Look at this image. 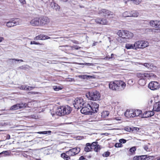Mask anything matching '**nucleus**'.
I'll list each match as a JSON object with an SVG mask.
<instances>
[{
	"mask_svg": "<svg viewBox=\"0 0 160 160\" xmlns=\"http://www.w3.org/2000/svg\"><path fill=\"white\" fill-rule=\"evenodd\" d=\"M108 24V22L107 21L106 19H101V22H100V24L105 25V24Z\"/></svg>",
	"mask_w": 160,
	"mask_h": 160,
	"instance_id": "nucleus-38",
	"label": "nucleus"
},
{
	"mask_svg": "<svg viewBox=\"0 0 160 160\" xmlns=\"http://www.w3.org/2000/svg\"><path fill=\"white\" fill-rule=\"evenodd\" d=\"M139 128L137 127H134L133 128V130H135L137 131H139Z\"/></svg>",
	"mask_w": 160,
	"mask_h": 160,
	"instance_id": "nucleus-58",
	"label": "nucleus"
},
{
	"mask_svg": "<svg viewBox=\"0 0 160 160\" xmlns=\"http://www.w3.org/2000/svg\"><path fill=\"white\" fill-rule=\"evenodd\" d=\"M125 48L127 49H132L136 50L134 43L133 44L127 43L125 44Z\"/></svg>",
	"mask_w": 160,
	"mask_h": 160,
	"instance_id": "nucleus-20",
	"label": "nucleus"
},
{
	"mask_svg": "<svg viewBox=\"0 0 160 160\" xmlns=\"http://www.w3.org/2000/svg\"><path fill=\"white\" fill-rule=\"evenodd\" d=\"M133 160H148L147 155H142L141 156H135L133 158Z\"/></svg>",
	"mask_w": 160,
	"mask_h": 160,
	"instance_id": "nucleus-17",
	"label": "nucleus"
},
{
	"mask_svg": "<svg viewBox=\"0 0 160 160\" xmlns=\"http://www.w3.org/2000/svg\"><path fill=\"white\" fill-rule=\"evenodd\" d=\"M153 110L154 111H160V101L154 105Z\"/></svg>",
	"mask_w": 160,
	"mask_h": 160,
	"instance_id": "nucleus-18",
	"label": "nucleus"
},
{
	"mask_svg": "<svg viewBox=\"0 0 160 160\" xmlns=\"http://www.w3.org/2000/svg\"><path fill=\"white\" fill-rule=\"evenodd\" d=\"M72 111L71 108L68 106L61 107L58 108L55 112H51V114L52 116L56 114L59 116L63 115L65 114H69Z\"/></svg>",
	"mask_w": 160,
	"mask_h": 160,
	"instance_id": "nucleus-2",
	"label": "nucleus"
},
{
	"mask_svg": "<svg viewBox=\"0 0 160 160\" xmlns=\"http://www.w3.org/2000/svg\"><path fill=\"white\" fill-rule=\"evenodd\" d=\"M95 21L97 23L100 24L101 19L99 18H97L95 20Z\"/></svg>",
	"mask_w": 160,
	"mask_h": 160,
	"instance_id": "nucleus-50",
	"label": "nucleus"
},
{
	"mask_svg": "<svg viewBox=\"0 0 160 160\" xmlns=\"http://www.w3.org/2000/svg\"><path fill=\"white\" fill-rule=\"evenodd\" d=\"M70 48H72V49L73 48H74L75 49H77V50H78V49H79L80 48V47H78V46H74L73 47H71Z\"/></svg>",
	"mask_w": 160,
	"mask_h": 160,
	"instance_id": "nucleus-53",
	"label": "nucleus"
},
{
	"mask_svg": "<svg viewBox=\"0 0 160 160\" xmlns=\"http://www.w3.org/2000/svg\"><path fill=\"white\" fill-rule=\"evenodd\" d=\"M142 111L139 110H134V117L140 115L142 113Z\"/></svg>",
	"mask_w": 160,
	"mask_h": 160,
	"instance_id": "nucleus-27",
	"label": "nucleus"
},
{
	"mask_svg": "<svg viewBox=\"0 0 160 160\" xmlns=\"http://www.w3.org/2000/svg\"><path fill=\"white\" fill-rule=\"evenodd\" d=\"M133 37V34L132 33L128 31H126L125 34V38H124L131 39Z\"/></svg>",
	"mask_w": 160,
	"mask_h": 160,
	"instance_id": "nucleus-19",
	"label": "nucleus"
},
{
	"mask_svg": "<svg viewBox=\"0 0 160 160\" xmlns=\"http://www.w3.org/2000/svg\"><path fill=\"white\" fill-rule=\"evenodd\" d=\"M132 1L133 3L137 5L139 4L141 2L139 0H132Z\"/></svg>",
	"mask_w": 160,
	"mask_h": 160,
	"instance_id": "nucleus-43",
	"label": "nucleus"
},
{
	"mask_svg": "<svg viewBox=\"0 0 160 160\" xmlns=\"http://www.w3.org/2000/svg\"><path fill=\"white\" fill-rule=\"evenodd\" d=\"M20 22V20L19 19L16 18L12 19L11 21L7 22L6 23V26L9 28H11L17 25H19Z\"/></svg>",
	"mask_w": 160,
	"mask_h": 160,
	"instance_id": "nucleus-8",
	"label": "nucleus"
},
{
	"mask_svg": "<svg viewBox=\"0 0 160 160\" xmlns=\"http://www.w3.org/2000/svg\"><path fill=\"white\" fill-rule=\"evenodd\" d=\"M28 94H35V93L34 92H28Z\"/></svg>",
	"mask_w": 160,
	"mask_h": 160,
	"instance_id": "nucleus-62",
	"label": "nucleus"
},
{
	"mask_svg": "<svg viewBox=\"0 0 160 160\" xmlns=\"http://www.w3.org/2000/svg\"><path fill=\"white\" fill-rule=\"evenodd\" d=\"M40 25H47L50 22L49 19L47 17H43L40 18Z\"/></svg>",
	"mask_w": 160,
	"mask_h": 160,
	"instance_id": "nucleus-11",
	"label": "nucleus"
},
{
	"mask_svg": "<svg viewBox=\"0 0 160 160\" xmlns=\"http://www.w3.org/2000/svg\"><path fill=\"white\" fill-rule=\"evenodd\" d=\"M19 109L24 108H26L28 105L27 103H20L18 104Z\"/></svg>",
	"mask_w": 160,
	"mask_h": 160,
	"instance_id": "nucleus-29",
	"label": "nucleus"
},
{
	"mask_svg": "<svg viewBox=\"0 0 160 160\" xmlns=\"http://www.w3.org/2000/svg\"><path fill=\"white\" fill-rule=\"evenodd\" d=\"M82 108L81 109V112L85 114H92L94 112L93 110L91 108V106L89 102H86L83 103L82 106Z\"/></svg>",
	"mask_w": 160,
	"mask_h": 160,
	"instance_id": "nucleus-3",
	"label": "nucleus"
},
{
	"mask_svg": "<svg viewBox=\"0 0 160 160\" xmlns=\"http://www.w3.org/2000/svg\"><path fill=\"white\" fill-rule=\"evenodd\" d=\"M92 148L91 145V144L89 143H86L84 148V151L86 152H89L91 151L92 150Z\"/></svg>",
	"mask_w": 160,
	"mask_h": 160,
	"instance_id": "nucleus-23",
	"label": "nucleus"
},
{
	"mask_svg": "<svg viewBox=\"0 0 160 160\" xmlns=\"http://www.w3.org/2000/svg\"><path fill=\"white\" fill-rule=\"evenodd\" d=\"M80 149L79 147H76L70 149L66 151V153L69 155L70 157L73 156L78 154L80 152Z\"/></svg>",
	"mask_w": 160,
	"mask_h": 160,
	"instance_id": "nucleus-7",
	"label": "nucleus"
},
{
	"mask_svg": "<svg viewBox=\"0 0 160 160\" xmlns=\"http://www.w3.org/2000/svg\"><path fill=\"white\" fill-rule=\"evenodd\" d=\"M136 150V147H133L130 148L129 151L131 153H133L135 152Z\"/></svg>",
	"mask_w": 160,
	"mask_h": 160,
	"instance_id": "nucleus-40",
	"label": "nucleus"
},
{
	"mask_svg": "<svg viewBox=\"0 0 160 160\" xmlns=\"http://www.w3.org/2000/svg\"><path fill=\"white\" fill-rule=\"evenodd\" d=\"M34 88V87L29 86L27 85V91H30Z\"/></svg>",
	"mask_w": 160,
	"mask_h": 160,
	"instance_id": "nucleus-44",
	"label": "nucleus"
},
{
	"mask_svg": "<svg viewBox=\"0 0 160 160\" xmlns=\"http://www.w3.org/2000/svg\"><path fill=\"white\" fill-rule=\"evenodd\" d=\"M51 132L50 131H44L43 132H37L36 133H37L40 134H46L48 133L49 134H50L51 133Z\"/></svg>",
	"mask_w": 160,
	"mask_h": 160,
	"instance_id": "nucleus-33",
	"label": "nucleus"
},
{
	"mask_svg": "<svg viewBox=\"0 0 160 160\" xmlns=\"http://www.w3.org/2000/svg\"><path fill=\"white\" fill-rule=\"evenodd\" d=\"M52 8L55 9L56 10H58L60 9V7L57 4L52 2L51 3Z\"/></svg>",
	"mask_w": 160,
	"mask_h": 160,
	"instance_id": "nucleus-26",
	"label": "nucleus"
},
{
	"mask_svg": "<svg viewBox=\"0 0 160 160\" xmlns=\"http://www.w3.org/2000/svg\"><path fill=\"white\" fill-rule=\"evenodd\" d=\"M27 85H22L18 87V88L21 90L27 91Z\"/></svg>",
	"mask_w": 160,
	"mask_h": 160,
	"instance_id": "nucleus-39",
	"label": "nucleus"
},
{
	"mask_svg": "<svg viewBox=\"0 0 160 160\" xmlns=\"http://www.w3.org/2000/svg\"><path fill=\"white\" fill-rule=\"evenodd\" d=\"M86 96L88 99L93 101L98 100L100 97L99 92L97 91L89 92L86 94Z\"/></svg>",
	"mask_w": 160,
	"mask_h": 160,
	"instance_id": "nucleus-4",
	"label": "nucleus"
},
{
	"mask_svg": "<svg viewBox=\"0 0 160 160\" xmlns=\"http://www.w3.org/2000/svg\"><path fill=\"white\" fill-rule=\"evenodd\" d=\"M20 1L22 4H24L26 3L25 0H20Z\"/></svg>",
	"mask_w": 160,
	"mask_h": 160,
	"instance_id": "nucleus-57",
	"label": "nucleus"
},
{
	"mask_svg": "<svg viewBox=\"0 0 160 160\" xmlns=\"http://www.w3.org/2000/svg\"><path fill=\"white\" fill-rule=\"evenodd\" d=\"M154 114V112L152 111H146L143 114L141 115V117L143 118H147L153 116Z\"/></svg>",
	"mask_w": 160,
	"mask_h": 160,
	"instance_id": "nucleus-14",
	"label": "nucleus"
},
{
	"mask_svg": "<svg viewBox=\"0 0 160 160\" xmlns=\"http://www.w3.org/2000/svg\"><path fill=\"white\" fill-rule=\"evenodd\" d=\"M160 84L157 82H152L148 84V88L152 90H155L158 88Z\"/></svg>",
	"mask_w": 160,
	"mask_h": 160,
	"instance_id": "nucleus-10",
	"label": "nucleus"
},
{
	"mask_svg": "<svg viewBox=\"0 0 160 160\" xmlns=\"http://www.w3.org/2000/svg\"><path fill=\"white\" fill-rule=\"evenodd\" d=\"M106 10L102 9L101 10L99 11V13L100 14H102L103 15L105 16L104 15L106 12Z\"/></svg>",
	"mask_w": 160,
	"mask_h": 160,
	"instance_id": "nucleus-41",
	"label": "nucleus"
},
{
	"mask_svg": "<svg viewBox=\"0 0 160 160\" xmlns=\"http://www.w3.org/2000/svg\"><path fill=\"white\" fill-rule=\"evenodd\" d=\"M102 116H103L104 117H106L108 116L109 114V112L108 111H105L102 113Z\"/></svg>",
	"mask_w": 160,
	"mask_h": 160,
	"instance_id": "nucleus-36",
	"label": "nucleus"
},
{
	"mask_svg": "<svg viewBox=\"0 0 160 160\" xmlns=\"http://www.w3.org/2000/svg\"><path fill=\"white\" fill-rule=\"evenodd\" d=\"M22 68L23 69H25L26 68H29V66L27 65H25L24 66H22Z\"/></svg>",
	"mask_w": 160,
	"mask_h": 160,
	"instance_id": "nucleus-56",
	"label": "nucleus"
},
{
	"mask_svg": "<svg viewBox=\"0 0 160 160\" xmlns=\"http://www.w3.org/2000/svg\"><path fill=\"white\" fill-rule=\"evenodd\" d=\"M115 147L116 148H119L122 147V145L120 143H116L115 145Z\"/></svg>",
	"mask_w": 160,
	"mask_h": 160,
	"instance_id": "nucleus-45",
	"label": "nucleus"
},
{
	"mask_svg": "<svg viewBox=\"0 0 160 160\" xmlns=\"http://www.w3.org/2000/svg\"><path fill=\"white\" fill-rule=\"evenodd\" d=\"M155 30V32H158L159 31H160V30L158 29H154Z\"/></svg>",
	"mask_w": 160,
	"mask_h": 160,
	"instance_id": "nucleus-64",
	"label": "nucleus"
},
{
	"mask_svg": "<svg viewBox=\"0 0 160 160\" xmlns=\"http://www.w3.org/2000/svg\"><path fill=\"white\" fill-rule=\"evenodd\" d=\"M113 14V13L112 12H110L109 11L106 10V12L104 14L105 16H110V15H112Z\"/></svg>",
	"mask_w": 160,
	"mask_h": 160,
	"instance_id": "nucleus-35",
	"label": "nucleus"
},
{
	"mask_svg": "<svg viewBox=\"0 0 160 160\" xmlns=\"http://www.w3.org/2000/svg\"><path fill=\"white\" fill-rule=\"evenodd\" d=\"M150 25L152 27L160 29V21L158 20H152L150 21Z\"/></svg>",
	"mask_w": 160,
	"mask_h": 160,
	"instance_id": "nucleus-9",
	"label": "nucleus"
},
{
	"mask_svg": "<svg viewBox=\"0 0 160 160\" xmlns=\"http://www.w3.org/2000/svg\"><path fill=\"white\" fill-rule=\"evenodd\" d=\"M124 115L128 118H133L134 117V110H127L125 112Z\"/></svg>",
	"mask_w": 160,
	"mask_h": 160,
	"instance_id": "nucleus-16",
	"label": "nucleus"
},
{
	"mask_svg": "<svg viewBox=\"0 0 160 160\" xmlns=\"http://www.w3.org/2000/svg\"><path fill=\"white\" fill-rule=\"evenodd\" d=\"M142 48H144L149 46V43L146 41L141 40Z\"/></svg>",
	"mask_w": 160,
	"mask_h": 160,
	"instance_id": "nucleus-25",
	"label": "nucleus"
},
{
	"mask_svg": "<svg viewBox=\"0 0 160 160\" xmlns=\"http://www.w3.org/2000/svg\"><path fill=\"white\" fill-rule=\"evenodd\" d=\"M85 158L83 156H81L79 158V160H83Z\"/></svg>",
	"mask_w": 160,
	"mask_h": 160,
	"instance_id": "nucleus-59",
	"label": "nucleus"
},
{
	"mask_svg": "<svg viewBox=\"0 0 160 160\" xmlns=\"http://www.w3.org/2000/svg\"><path fill=\"white\" fill-rule=\"evenodd\" d=\"M114 119H115L117 120H121V119L120 118H113Z\"/></svg>",
	"mask_w": 160,
	"mask_h": 160,
	"instance_id": "nucleus-61",
	"label": "nucleus"
},
{
	"mask_svg": "<svg viewBox=\"0 0 160 160\" xmlns=\"http://www.w3.org/2000/svg\"><path fill=\"white\" fill-rule=\"evenodd\" d=\"M30 23L33 26H40V18H36L32 19Z\"/></svg>",
	"mask_w": 160,
	"mask_h": 160,
	"instance_id": "nucleus-13",
	"label": "nucleus"
},
{
	"mask_svg": "<svg viewBox=\"0 0 160 160\" xmlns=\"http://www.w3.org/2000/svg\"><path fill=\"white\" fill-rule=\"evenodd\" d=\"M19 109V108L18 104H16L11 106L10 108V110H15Z\"/></svg>",
	"mask_w": 160,
	"mask_h": 160,
	"instance_id": "nucleus-30",
	"label": "nucleus"
},
{
	"mask_svg": "<svg viewBox=\"0 0 160 160\" xmlns=\"http://www.w3.org/2000/svg\"><path fill=\"white\" fill-rule=\"evenodd\" d=\"M114 56V54H112L111 55V57H109L108 58L109 59H114V58L113 57V56Z\"/></svg>",
	"mask_w": 160,
	"mask_h": 160,
	"instance_id": "nucleus-60",
	"label": "nucleus"
},
{
	"mask_svg": "<svg viewBox=\"0 0 160 160\" xmlns=\"http://www.w3.org/2000/svg\"><path fill=\"white\" fill-rule=\"evenodd\" d=\"M131 17H137L139 15V13L136 11H131Z\"/></svg>",
	"mask_w": 160,
	"mask_h": 160,
	"instance_id": "nucleus-32",
	"label": "nucleus"
},
{
	"mask_svg": "<svg viewBox=\"0 0 160 160\" xmlns=\"http://www.w3.org/2000/svg\"><path fill=\"white\" fill-rule=\"evenodd\" d=\"M134 44L136 50L138 49L142 48L141 40L135 42Z\"/></svg>",
	"mask_w": 160,
	"mask_h": 160,
	"instance_id": "nucleus-22",
	"label": "nucleus"
},
{
	"mask_svg": "<svg viewBox=\"0 0 160 160\" xmlns=\"http://www.w3.org/2000/svg\"><path fill=\"white\" fill-rule=\"evenodd\" d=\"M61 156L65 160H69L70 159V156L66 153V152L65 153L61 154Z\"/></svg>",
	"mask_w": 160,
	"mask_h": 160,
	"instance_id": "nucleus-24",
	"label": "nucleus"
},
{
	"mask_svg": "<svg viewBox=\"0 0 160 160\" xmlns=\"http://www.w3.org/2000/svg\"><path fill=\"white\" fill-rule=\"evenodd\" d=\"M137 76L140 78V79H153L156 77V75L150 72L145 73H138Z\"/></svg>",
	"mask_w": 160,
	"mask_h": 160,
	"instance_id": "nucleus-5",
	"label": "nucleus"
},
{
	"mask_svg": "<svg viewBox=\"0 0 160 160\" xmlns=\"http://www.w3.org/2000/svg\"><path fill=\"white\" fill-rule=\"evenodd\" d=\"M101 149L100 146L99 145H97L94 148V151L96 152H98Z\"/></svg>",
	"mask_w": 160,
	"mask_h": 160,
	"instance_id": "nucleus-34",
	"label": "nucleus"
},
{
	"mask_svg": "<svg viewBox=\"0 0 160 160\" xmlns=\"http://www.w3.org/2000/svg\"><path fill=\"white\" fill-rule=\"evenodd\" d=\"M145 79H140L138 81V84L141 86H143L146 84Z\"/></svg>",
	"mask_w": 160,
	"mask_h": 160,
	"instance_id": "nucleus-31",
	"label": "nucleus"
},
{
	"mask_svg": "<svg viewBox=\"0 0 160 160\" xmlns=\"http://www.w3.org/2000/svg\"><path fill=\"white\" fill-rule=\"evenodd\" d=\"M144 65L145 67H147L148 68H149V66H150V65L148 63H144Z\"/></svg>",
	"mask_w": 160,
	"mask_h": 160,
	"instance_id": "nucleus-55",
	"label": "nucleus"
},
{
	"mask_svg": "<svg viewBox=\"0 0 160 160\" xmlns=\"http://www.w3.org/2000/svg\"><path fill=\"white\" fill-rule=\"evenodd\" d=\"M143 148L144 150L147 152H150L151 149L148 147V145H145L143 146Z\"/></svg>",
	"mask_w": 160,
	"mask_h": 160,
	"instance_id": "nucleus-37",
	"label": "nucleus"
},
{
	"mask_svg": "<svg viewBox=\"0 0 160 160\" xmlns=\"http://www.w3.org/2000/svg\"><path fill=\"white\" fill-rule=\"evenodd\" d=\"M3 40V38L0 37V42H1Z\"/></svg>",
	"mask_w": 160,
	"mask_h": 160,
	"instance_id": "nucleus-63",
	"label": "nucleus"
},
{
	"mask_svg": "<svg viewBox=\"0 0 160 160\" xmlns=\"http://www.w3.org/2000/svg\"><path fill=\"white\" fill-rule=\"evenodd\" d=\"M83 77H84V78H92V76H89L88 75H85L84 76H83Z\"/></svg>",
	"mask_w": 160,
	"mask_h": 160,
	"instance_id": "nucleus-52",
	"label": "nucleus"
},
{
	"mask_svg": "<svg viewBox=\"0 0 160 160\" xmlns=\"http://www.w3.org/2000/svg\"><path fill=\"white\" fill-rule=\"evenodd\" d=\"M84 102L82 98H78L74 99L73 102V104L74 107L78 110L82 107Z\"/></svg>",
	"mask_w": 160,
	"mask_h": 160,
	"instance_id": "nucleus-6",
	"label": "nucleus"
},
{
	"mask_svg": "<svg viewBox=\"0 0 160 160\" xmlns=\"http://www.w3.org/2000/svg\"><path fill=\"white\" fill-rule=\"evenodd\" d=\"M110 155V152H105L103 154V156L105 157H107Z\"/></svg>",
	"mask_w": 160,
	"mask_h": 160,
	"instance_id": "nucleus-47",
	"label": "nucleus"
},
{
	"mask_svg": "<svg viewBox=\"0 0 160 160\" xmlns=\"http://www.w3.org/2000/svg\"><path fill=\"white\" fill-rule=\"evenodd\" d=\"M54 90L56 91H58L60 90H61L62 88L59 86H54L53 88Z\"/></svg>",
	"mask_w": 160,
	"mask_h": 160,
	"instance_id": "nucleus-42",
	"label": "nucleus"
},
{
	"mask_svg": "<svg viewBox=\"0 0 160 160\" xmlns=\"http://www.w3.org/2000/svg\"><path fill=\"white\" fill-rule=\"evenodd\" d=\"M50 38L46 35L44 34H40L39 35L35 37L34 38L35 40H44L49 39Z\"/></svg>",
	"mask_w": 160,
	"mask_h": 160,
	"instance_id": "nucleus-15",
	"label": "nucleus"
},
{
	"mask_svg": "<svg viewBox=\"0 0 160 160\" xmlns=\"http://www.w3.org/2000/svg\"><path fill=\"white\" fill-rule=\"evenodd\" d=\"M126 86V83L122 81H116L111 82L109 84V88L113 90H122Z\"/></svg>",
	"mask_w": 160,
	"mask_h": 160,
	"instance_id": "nucleus-1",
	"label": "nucleus"
},
{
	"mask_svg": "<svg viewBox=\"0 0 160 160\" xmlns=\"http://www.w3.org/2000/svg\"><path fill=\"white\" fill-rule=\"evenodd\" d=\"M126 30H119L118 31L117 34L120 37L125 38V34Z\"/></svg>",
	"mask_w": 160,
	"mask_h": 160,
	"instance_id": "nucleus-21",
	"label": "nucleus"
},
{
	"mask_svg": "<svg viewBox=\"0 0 160 160\" xmlns=\"http://www.w3.org/2000/svg\"><path fill=\"white\" fill-rule=\"evenodd\" d=\"M31 44H40L39 43H38L35 41H31L30 43Z\"/></svg>",
	"mask_w": 160,
	"mask_h": 160,
	"instance_id": "nucleus-51",
	"label": "nucleus"
},
{
	"mask_svg": "<svg viewBox=\"0 0 160 160\" xmlns=\"http://www.w3.org/2000/svg\"><path fill=\"white\" fill-rule=\"evenodd\" d=\"M9 60H15V61H20L22 62H23V60H22V59H9Z\"/></svg>",
	"mask_w": 160,
	"mask_h": 160,
	"instance_id": "nucleus-54",
	"label": "nucleus"
},
{
	"mask_svg": "<svg viewBox=\"0 0 160 160\" xmlns=\"http://www.w3.org/2000/svg\"><path fill=\"white\" fill-rule=\"evenodd\" d=\"M128 83L130 85H132L134 83V82L133 80L130 79L128 81Z\"/></svg>",
	"mask_w": 160,
	"mask_h": 160,
	"instance_id": "nucleus-46",
	"label": "nucleus"
},
{
	"mask_svg": "<svg viewBox=\"0 0 160 160\" xmlns=\"http://www.w3.org/2000/svg\"><path fill=\"white\" fill-rule=\"evenodd\" d=\"M123 16L125 17H131V11H126L124 12L122 14Z\"/></svg>",
	"mask_w": 160,
	"mask_h": 160,
	"instance_id": "nucleus-28",
	"label": "nucleus"
},
{
	"mask_svg": "<svg viewBox=\"0 0 160 160\" xmlns=\"http://www.w3.org/2000/svg\"><path fill=\"white\" fill-rule=\"evenodd\" d=\"M88 102L91 106V108L93 110V113L97 112L98 110L99 105L94 102L89 101Z\"/></svg>",
	"mask_w": 160,
	"mask_h": 160,
	"instance_id": "nucleus-12",
	"label": "nucleus"
},
{
	"mask_svg": "<svg viewBox=\"0 0 160 160\" xmlns=\"http://www.w3.org/2000/svg\"><path fill=\"white\" fill-rule=\"evenodd\" d=\"M119 141L121 143H126V140L123 139H121L119 140Z\"/></svg>",
	"mask_w": 160,
	"mask_h": 160,
	"instance_id": "nucleus-48",
	"label": "nucleus"
},
{
	"mask_svg": "<svg viewBox=\"0 0 160 160\" xmlns=\"http://www.w3.org/2000/svg\"><path fill=\"white\" fill-rule=\"evenodd\" d=\"M98 142H93L91 144V146L95 147L97 145H98Z\"/></svg>",
	"mask_w": 160,
	"mask_h": 160,
	"instance_id": "nucleus-49",
	"label": "nucleus"
}]
</instances>
